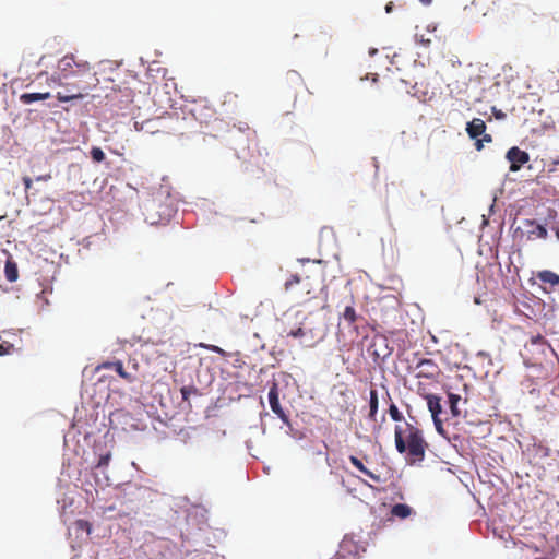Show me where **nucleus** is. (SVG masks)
Listing matches in <instances>:
<instances>
[{
    "mask_svg": "<svg viewBox=\"0 0 559 559\" xmlns=\"http://www.w3.org/2000/svg\"><path fill=\"white\" fill-rule=\"evenodd\" d=\"M392 9H393V3H392V2H389V3L385 5V12H386V13H391V12H392Z\"/></svg>",
    "mask_w": 559,
    "mask_h": 559,
    "instance_id": "obj_35",
    "label": "nucleus"
},
{
    "mask_svg": "<svg viewBox=\"0 0 559 559\" xmlns=\"http://www.w3.org/2000/svg\"><path fill=\"white\" fill-rule=\"evenodd\" d=\"M527 223L534 226V230H532L531 233L536 235L537 238L547 237V229L543 225L535 224L533 221H527Z\"/></svg>",
    "mask_w": 559,
    "mask_h": 559,
    "instance_id": "obj_23",
    "label": "nucleus"
},
{
    "mask_svg": "<svg viewBox=\"0 0 559 559\" xmlns=\"http://www.w3.org/2000/svg\"><path fill=\"white\" fill-rule=\"evenodd\" d=\"M355 545L352 542H342L338 550L331 559H355L356 554L353 551Z\"/></svg>",
    "mask_w": 559,
    "mask_h": 559,
    "instance_id": "obj_13",
    "label": "nucleus"
},
{
    "mask_svg": "<svg viewBox=\"0 0 559 559\" xmlns=\"http://www.w3.org/2000/svg\"><path fill=\"white\" fill-rule=\"evenodd\" d=\"M427 406L429 412L431 413V417L436 427V430L440 435H444L443 421L440 418V414L442 413L441 399L435 394H427Z\"/></svg>",
    "mask_w": 559,
    "mask_h": 559,
    "instance_id": "obj_7",
    "label": "nucleus"
},
{
    "mask_svg": "<svg viewBox=\"0 0 559 559\" xmlns=\"http://www.w3.org/2000/svg\"><path fill=\"white\" fill-rule=\"evenodd\" d=\"M269 403L272 412L285 424L289 425V418L281 406L278 397V385L273 382L269 390Z\"/></svg>",
    "mask_w": 559,
    "mask_h": 559,
    "instance_id": "obj_8",
    "label": "nucleus"
},
{
    "mask_svg": "<svg viewBox=\"0 0 559 559\" xmlns=\"http://www.w3.org/2000/svg\"><path fill=\"white\" fill-rule=\"evenodd\" d=\"M416 40L425 47H428L431 44V40L429 38L426 39L423 35H416Z\"/></svg>",
    "mask_w": 559,
    "mask_h": 559,
    "instance_id": "obj_31",
    "label": "nucleus"
},
{
    "mask_svg": "<svg viewBox=\"0 0 559 559\" xmlns=\"http://www.w3.org/2000/svg\"><path fill=\"white\" fill-rule=\"evenodd\" d=\"M51 97L49 92L45 93H24L20 96V102L24 105H29L34 102L46 100Z\"/></svg>",
    "mask_w": 559,
    "mask_h": 559,
    "instance_id": "obj_15",
    "label": "nucleus"
},
{
    "mask_svg": "<svg viewBox=\"0 0 559 559\" xmlns=\"http://www.w3.org/2000/svg\"><path fill=\"white\" fill-rule=\"evenodd\" d=\"M483 138L481 139H477L476 142H475V147L477 151H481L483 147H484V142L486 143H490L492 141V138L490 134H487V133H484L481 134Z\"/></svg>",
    "mask_w": 559,
    "mask_h": 559,
    "instance_id": "obj_27",
    "label": "nucleus"
},
{
    "mask_svg": "<svg viewBox=\"0 0 559 559\" xmlns=\"http://www.w3.org/2000/svg\"><path fill=\"white\" fill-rule=\"evenodd\" d=\"M537 559H548V558H537Z\"/></svg>",
    "mask_w": 559,
    "mask_h": 559,
    "instance_id": "obj_38",
    "label": "nucleus"
},
{
    "mask_svg": "<svg viewBox=\"0 0 559 559\" xmlns=\"http://www.w3.org/2000/svg\"><path fill=\"white\" fill-rule=\"evenodd\" d=\"M349 461L350 463L357 468L359 469L362 474H365L366 476H368L369 478H371L372 480L379 483L380 481V476L379 475H376L373 474L370 469H368L364 463L356 456L354 455H350L349 456Z\"/></svg>",
    "mask_w": 559,
    "mask_h": 559,
    "instance_id": "obj_16",
    "label": "nucleus"
},
{
    "mask_svg": "<svg viewBox=\"0 0 559 559\" xmlns=\"http://www.w3.org/2000/svg\"><path fill=\"white\" fill-rule=\"evenodd\" d=\"M394 440L397 452L406 454L411 464L424 461L428 443L418 427L411 423H406L404 427L396 425Z\"/></svg>",
    "mask_w": 559,
    "mask_h": 559,
    "instance_id": "obj_2",
    "label": "nucleus"
},
{
    "mask_svg": "<svg viewBox=\"0 0 559 559\" xmlns=\"http://www.w3.org/2000/svg\"><path fill=\"white\" fill-rule=\"evenodd\" d=\"M510 162V170L518 171L520 168L530 160L527 152L520 150L518 146L511 147L506 155Z\"/></svg>",
    "mask_w": 559,
    "mask_h": 559,
    "instance_id": "obj_9",
    "label": "nucleus"
},
{
    "mask_svg": "<svg viewBox=\"0 0 559 559\" xmlns=\"http://www.w3.org/2000/svg\"><path fill=\"white\" fill-rule=\"evenodd\" d=\"M4 275L9 282H15L19 277L17 265L12 259H8L4 265Z\"/></svg>",
    "mask_w": 559,
    "mask_h": 559,
    "instance_id": "obj_17",
    "label": "nucleus"
},
{
    "mask_svg": "<svg viewBox=\"0 0 559 559\" xmlns=\"http://www.w3.org/2000/svg\"><path fill=\"white\" fill-rule=\"evenodd\" d=\"M448 397H449V406H450V411H451L452 415L454 417L460 416L461 412H460L457 405H459V402L461 401V396L457 394H454V393H448Z\"/></svg>",
    "mask_w": 559,
    "mask_h": 559,
    "instance_id": "obj_21",
    "label": "nucleus"
},
{
    "mask_svg": "<svg viewBox=\"0 0 559 559\" xmlns=\"http://www.w3.org/2000/svg\"><path fill=\"white\" fill-rule=\"evenodd\" d=\"M175 213L171 203H163L160 195H153L144 203V217L150 225L169 222Z\"/></svg>",
    "mask_w": 559,
    "mask_h": 559,
    "instance_id": "obj_3",
    "label": "nucleus"
},
{
    "mask_svg": "<svg viewBox=\"0 0 559 559\" xmlns=\"http://www.w3.org/2000/svg\"><path fill=\"white\" fill-rule=\"evenodd\" d=\"M23 183L25 186V190H29L32 187V179L29 177H24Z\"/></svg>",
    "mask_w": 559,
    "mask_h": 559,
    "instance_id": "obj_33",
    "label": "nucleus"
},
{
    "mask_svg": "<svg viewBox=\"0 0 559 559\" xmlns=\"http://www.w3.org/2000/svg\"><path fill=\"white\" fill-rule=\"evenodd\" d=\"M57 69L63 74L67 85V92H58L56 95L59 102L83 98L99 83L90 62L72 53L63 56L58 61Z\"/></svg>",
    "mask_w": 559,
    "mask_h": 559,
    "instance_id": "obj_1",
    "label": "nucleus"
},
{
    "mask_svg": "<svg viewBox=\"0 0 559 559\" xmlns=\"http://www.w3.org/2000/svg\"><path fill=\"white\" fill-rule=\"evenodd\" d=\"M201 347L205 348V349H209L213 353H216L221 356H225L226 353L224 349H222L221 347L216 346V345H205V344H200Z\"/></svg>",
    "mask_w": 559,
    "mask_h": 559,
    "instance_id": "obj_30",
    "label": "nucleus"
},
{
    "mask_svg": "<svg viewBox=\"0 0 559 559\" xmlns=\"http://www.w3.org/2000/svg\"><path fill=\"white\" fill-rule=\"evenodd\" d=\"M289 335L293 337H299L304 335V330L301 328H298L296 330H293L289 332Z\"/></svg>",
    "mask_w": 559,
    "mask_h": 559,
    "instance_id": "obj_32",
    "label": "nucleus"
},
{
    "mask_svg": "<svg viewBox=\"0 0 559 559\" xmlns=\"http://www.w3.org/2000/svg\"><path fill=\"white\" fill-rule=\"evenodd\" d=\"M64 82L66 80L63 78V74L60 73L58 69L57 72L48 79L49 86H62L67 90V85L64 84Z\"/></svg>",
    "mask_w": 559,
    "mask_h": 559,
    "instance_id": "obj_22",
    "label": "nucleus"
},
{
    "mask_svg": "<svg viewBox=\"0 0 559 559\" xmlns=\"http://www.w3.org/2000/svg\"><path fill=\"white\" fill-rule=\"evenodd\" d=\"M416 369L417 378L436 379L440 374V368L432 359L419 360Z\"/></svg>",
    "mask_w": 559,
    "mask_h": 559,
    "instance_id": "obj_10",
    "label": "nucleus"
},
{
    "mask_svg": "<svg viewBox=\"0 0 559 559\" xmlns=\"http://www.w3.org/2000/svg\"><path fill=\"white\" fill-rule=\"evenodd\" d=\"M424 5H429L432 0H419Z\"/></svg>",
    "mask_w": 559,
    "mask_h": 559,
    "instance_id": "obj_36",
    "label": "nucleus"
},
{
    "mask_svg": "<svg viewBox=\"0 0 559 559\" xmlns=\"http://www.w3.org/2000/svg\"><path fill=\"white\" fill-rule=\"evenodd\" d=\"M110 459H111L110 453H106V454L100 455L96 466L98 468L107 467L109 462H110Z\"/></svg>",
    "mask_w": 559,
    "mask_h": 559,
    "instance_id": "obj_29",
    "label": "nucleus"
},
{
    "mask_svg": "<svg viewBox=\"0 0 559 559\" xmlns=\"http://www.w3.org/2000/svg\"><path fill=\"white\" fill-rule=\"evenodd\" d=\"M503 0H491L492 10L497 9H503L504 10V17L510 21H516V22H526L528 21V15L531 13V9L528 5L520 2H512L507 7H502Z\"/></svg>",
    "mask_w": 559,
    "mask_h": 559,
    "instance_id": "obj_5",
    "label": "nucleus"
},
{
    "mask_svg": "<svg viewBox=\"0 0 559 559\" xmlns=\"http://www.w3.org/2000/svg\"><path fill=\"white\" fill-rule=\"evenodd\" d=\"M180 393L183 401H188L191 394L197 393V389L194 386H182L180 389Z\"/></svg>",
    "mask_w": 559,
    "mask_h": 559,
    "instance_id": "obj_28",
    "label": "nucleus"
},
{
    "mask_svg": "<svg viewBox=\"0 0 559 559\" xmlns=\"http://www.w3.org/2000/svg\"><path fill=\"white\" fill-rule=\"evenodd\" d=\"M51 179V175L50 174H46V175H43V176H38L36 178V180H43V181H48Z\"/></svg>",
    "mask_w": 559,
    "mask_h": 559,
    "instance_id": "obj_34",
    "label": "nucleus"
},
{
    "mask_svg": "<svg viewBox=\"0 0 559 559\" xmlns=\"http://www.w3.org/2000/svg\"><path fill=\"white\" fill-rule=\"evenodd\" d=\"M378 406H379L378 392H377V390L372 389L370 391V399H369V418L371 420H376V416L378 413Z\"/></svg>",
    "mask_w": 559,
    "mask_h": 559,
    "instance_id": "obj_18",
    "label": "nucleus"
},
{
    "mask_svg": "<svg viewBox=\"0 0 559 559\" xmlns=\"http://www.w3.org/2000/svg\"><path fill=\"white\" fill-rule=\"evenodd\" d=\"M536 277L551 287L559 286V275L549 270L538 271Z\"/></svg>",
    "mask_w": 559,
    "mask_h": 559,
    "instance_id": "obj_14",
    "label": "nucleus"
},
{
    "mask_svg": "<svg viewBox=\"0 0 559 559\" xmlns=\"http://www.w3.org/2000/svg\"><path fill=\"white\" fill-rule=\"evenodd\" d=\"M389 414L394 421L403 420V415L399 411L397 406L392 402L389 406Z\"/></svg>",
    "mask_w": 559,
    "mask_h": 559,
    "instance_id": "obj_26",
    "label": "nucleus"
},
{
    "mask_svg": "<svg viewBox=\"0 0 559 559\" xmlns=\"http://www.w3.org/2000/svg\"><path fill=\"white\" fill-rule=\"evenodd\" d=\"M90 154H91L92 159L94 162H96V163H102L106 158L105 153L103 152V150L100 147H97V146H93L91 148Z\"/></svg>",
    "mask_w": 559,
    "mask_h": 559,
    "instance_id": "obj_24",
    "label": "nucleus"
},
{
    "mask_svg": "<svg viewBox=\"0 0 559 559\" xmlns=\"http://www.w3.org/2000/svg\"><path fill=\"white\" fill-rule=\"evenodd\" d=\"M486 131V123L479 118L473 119L467 123L466 132L471 139L477 140Z\"/></svg>",
    "mask_w": 559,
    "mask_h": 559,
    "instance_id": "obj_11",
    "label": "nucleus"
},
{
    "mask_svg": "<svg viewBox=\"0 0 559 559\" xmlns=\"http://www.w3.org/2000/svg\"><path fill=\"white\" fill-rule=\"evenodd\" d=\"M391 513L392 515L397 516L400 519H405L411 515L412 508L407 504L397 503L392 507Z\"/></svg>",
    "mask_w": 559,
    "mask_h": 559,
    "instance_id": "obj_19",
    "label": "nucleus"
},
{
    "mask_svg": "<svg viewBox=\"0 0 559 559\" xmlns=\"http://www.w3.org/2000/svg\"><path fill=\"white\" fill-rule=\"evenodd\" d=\"M496 117H497V118H502V117H504V114H502V112H497V114H496Z\"/></svg>",
    "mask_w": 559,
    "mask_h": 559,
    "instance_id": "obj_37",
    "label": "nucleus"
},
{
    "mask_svg": "<svg viewBox=\"0 0 559 559\" xmlns=\"http://www.w3.org/2000/svg\"><path fill=\"white\" fill-rule=\"evenodd\" d=\"M102 368L116 371L122 379L127 380L128 382L134 381V377L124 370L123 364L120 360L104 362Z\"/></svg>",
    "mask_w": 559,
    "mask_h": 559,
    "instance_id": "obj_12",
    "label": "nucleus"
},
{
    "mask_svg": "<svg viewBox=\"0 0 559 559\" xmlns=\"http://www.w3.org/2000/svg\"><path fill=\"white\" fill-rule=\"evenodd\" d=\"M74 526L78 531H84L87 535L92 532V524L83 519H79L74 522Z\"/></svg>",
    "mask_w": 559,
    "mask_h": 559,
    "instance_id": "obj_25",
    "label": "nucleus"
},
{
    "mask_svg": "<svg viewBox=\"0 0 559 559\" xmlns=\"http://www.w3.org/2000/svg\"><path fill=\"white\" fill-rule=\"evenodd\" d=\"M321 275L318 274L316 277L309 275H292L285 283V289L292 292L297 298L302 300H309L316 288L320 284Z\"/></svg>",
    "mask_w": 559,
    "mask_h": 559,
    "instance_id": "obj_4",
    "label": "nucleus"
},
{
    "mask_svg": "<svg viewBox=\"0 0 559 559\" xmlns=\"http://www.w3.org/2000/svg\"><path fill=\"white\" fill-rule=\"evenodd\" d=\"M341 319L346 321L348 324H354L357 321L358 316L352 305H347L345 307L344 311L341 314Z\"/></svg>",
    "mask_w": 559,
    "mask_h": 559,
    "instance_id": "obj_20",
    "label": "nucleus"
},
{
    "mask_svg": "<svg viewBox=\"0 0 559 559\" xmlns=\"http://www.w3.org/2000/svg\"><path fill=\"white\" fill-rule=\"evenodd\" d=\"M392 352L393 347L390 346V342L384 335H374L368 347V353L376 364L384 362Z\"/></svg>",
    "mask_w": 559,
    "mask_h": 559,
    "instance_id": "obj_6",
    "label": "nucleus"
}]
</instances>
